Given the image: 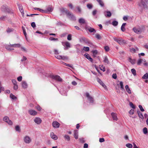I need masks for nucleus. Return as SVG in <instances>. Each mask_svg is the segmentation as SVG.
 Here are the masks:
<instances>
[{
	"mask_svg": "<svg viewBox=\"0 0 148 148\" xmlns=\"http://www.w3.org/2000/svg\"><path fill=\"white\" fill-rule=\"evenodd\" d=\"M60 11L62 12H64L67 14L68 16L71 20H75V17L71 13L69 10L66 9L62 8L60 9Z\"/></svg>",
	"mask_w": 148,
	"mask_h": 148,
	"instance_id": "f257e3e1",
	"label": "nucleus"
},
{
	"mask_svg": "<svg viewBox=\"0 0 148 148\" xmlns=\"http://www.w3.org/2000/svg\"><path fill=\"white\" fill-rule=\"evenodd\" d=\"M1 10L2 11L10 14H13L14 12L13 10L8 7L6 5L2 6L1 8Z\"/></svg>",
	"mask_w": 148,
	"mask_h": 148,
	"instance_id": "f03ea898",
	"label": "nucleus"
},
{
	"mask_svg": "<svg viewBox=\"0 0 148 148\" xmlns=\"http://www.w3.org/2000/svg\"><path fill=\"white\" fill-rule=\"evenodd\" d=\"M138 5L140 7L143 6V8H147L148 7V0H141L138 3Z\"/></svg>",
	"mask_w": 148,
	"mask_h": 148,
	"instance_id": "7ed1b4c3",
	"label": "nucleus"
},
{
	"mask_svg": "<svg viewBox=\"0 0 148 148\" xmlns=\"http://www.w3.org/2000/svg\"><path fill=\"white\" fill-rule=\"evenodd\" d=\"M23 140L24 142L27 144H30L32 141L31 138L27 135L25 136L23 138Z\"/></svg>",
	"mask_w": 148,
	"mask_h": 148,
	"instance_id": "20e7f679",
	"label": "nucleus"
},
{
	"mask_svg": "<svg viewBox=\"0 0 148 148\" xmlns=\"http://www.w3.org/2000/svg\"><path fill=\"white\" fill-rule=\"evenodd\" d=\"M113 39L114 41H116L120 45L125 43V41L122 39L118 38L116 37H114L113 38Z\"/></svg>",
	"mask_w": 148,
	"mask_h": 148,
	"instance_id": "39448f33",
	"label": "nucleus"
},
{
	"mask_svg": "<svg viewBox=\"0 0 148 148\" xmlns=\"http://www.w3.org/2000/svg\"><path fill=\"white\" fill-rule=\"evenodd\" d=\"M3 121L7 123L9 125H12L13 124L12 122L10 120L9 117L7 116H5L3 118Z\"/></svg>",
	"mask_w": 148,
	"mask_h": 148,
	"instance_id": "423d86ee",
	"label": "nucleus"
},
{
	"mask_svg": "<svg viewBox=\"0 0 148 148\" xmlns=\"http://www.w3.org/2000/svg\"><path fill=\"white\" fill-rule=\"evenodd\" d=\"M55 57L58 59H62L63 60H67L69 59L68 56H64L56 55Z\"/></svg>",
	"mask_w": 148,
	"mask_h": 148,
	"instance_id": "0eeeda50",
	"label": "nucleus"
},
{
	"mask_svg": "<svg viewBox=\"0 0 148 148\" xmlns=\"http://www.w3.org/2000/svg\"><path fill=\"white\" fill-rule=\"evenodd\" d=\"M53 79H55L56 80L59 82H62V79L58 75H51L50 76Z\"/></svg>",
	"mask_w": 148,
	"mask_h": 148,
	"instance_id": "6e6552de",
	"label": "nucleus"
},
{
	"mask_svg": "<svg viewBox=\"0 0 148 148\" xmlns=\"http://www.w3.org/2000/svg\"><path fill=\"white\" fill-rule=\"evenodd\" d=\"M62 43L63 46L66 47L64 48L65 50H67L69 48L71 47L70 44L68 42H62Z\"/></svg>",
	"mask_w": 148,
	"mask_h": 148,
	"instance_id": "1a4fd4ad",
	"label": "nucleus"
},
{
	"mask_svg": "<svg viewBox=\"0 0 148 148\" xmlns=\"http://www.w3.org/2000/svg\"><path fill=\"white\" fill-rule=\"evenodd\" d=\"M28 112L29 114L32 116H35L37 114V112L35 110L30 109L28 110Z\"/></svg>",
	"mask_w": 148,
	"mask_h": 148,
	"instance_id": "9d476101",
	"label": "nucleus"
},
{
	"mask_svg": "<svg viewBox=\"0 0 148 148\" xmlns=\"http://www.w3.org/2000/svg\"><path fill=\"white\" fill-rule=\"evenodd\" d=\"M133 30L134 32L138 34L141 33L142 31V29L140 28H136V27H134L133 28Z\"/></svg>",
	"mask_w": 148,
	"mask_h": 148,
	"instance_id": "9b49d317",
	"label": "nucleus"
},
{
	"mask_svg": "<svg viewBox=\"0 0 148 148\" xmlns=\"http://www.w3.org/2000/svg\"><path fill=\"white\" fill-rule=\"evenodd\" d=\"M85 29L86 30H88L90 32H96V31L95 29L93 28L89 27H86Z\"/></svg>",
	"mask_w": 148,
	"mask_h": 148,
	"instance_id": "f8f14e48",
	"label": "nucleus"
},
{
	"mask_svg": "<svg viewBox=\"0 0 148 148\" xmlns=\"http://www.w3.org/2000/svg\"><path fill=\"white\" fill-rule=\"evenodd\" d=\"M86 95L90 102L92 103L93 102V98L90 96L89 93H86Z\"/></svg>",
	"mask_w": 148,
	"mask_h": 148,
	"instance_id": "ddd939ff",
	"label": "nucleus"
},
{
	"mask_svg": "<svg viewBox=\"0 0 148 148\" xmlns=\"http://www.w3.org/2000/svg\"><path fill=\"white\" fill-rule=\"evenodd\" d=\"M50 136L51 138L54 140H56L58 138V137L57 136L55 135L53 132H51L50 134Z\"/></svg>",
	"mask_w": 148,
	"mask_h": 148,
	"instance_id": "4468645a",
	"label": "nucleus"
},
{
	"mask_svg": "<svg viewBox=\"0 0 148 148\" xmlns=\"http://www.w3.org/2000/svg\"><path fill=\"white\" fill-rule=\"evenodd\" d=\"M52 125L54 128H58L60 126V123L57 121H54L52 123Z\"/></svg>",
	"mask_w": 148,
	"mask_h": 148,
	"instance_id": "2eb2a0df",
	"label": "nucleus"
},
{
	"mask_svg": "<svg viewBox=\"0 0 148 148\" xmlns=\"http://www.w3.org/2000/svg\"><path fill=\"white\" fill-rule=\"evenodd\" d=\"M35 122L38 124H39L41 123L42 120L41 119L38 117H36L34 120Z\"/></svg>",
	"mask_w": 148,
	"mask_h": 148,
	"instance_id": "dca6fc26",
	"label": "nucleus"
},
{
	"mask_svg": "<svg viewBox=\"0 0 148 148\" xmlns=\"http://www.w3.org/2000/svg\"><path fill=\"white\" fill-rule=\"evenodd\" d=\"M105 16L106 17H110L111 16L112 14L109 11H105L104 12Z\"/></svg>",
	"mask_w": 148,
	"mask_h": 148,
	"instance_id": "f3484780",
	"label": "nucleus"
},
{
	"mask_svg": "<svg viewBox=\"0 0 148 148\" xmlns=\"http://www.w3.org/2000/svg\"><path fill=\"white\" fill-rule=\"evenodd\" d=\"M111 115L113 120L115 121H117V115L116 114L112 112L111 114Z\"/></svg>",
	"mask_w": 148,
	"mask_h": 148,
	"instance_id": "a211bd4d",
	"label": "nucleus"
},
{
	"mask_svg": "<svg viewBox=\"0 0 148 148\" xmlns=\"http://www.w3.org/2000/svg\"><path fill=\"white\" fill-rule=\"evenodd\" d=\"M97 82L104 88H105L106 87V86L102 82V81L99 78L97 79Z\"/></svg>",
	"mask_w": 148,
	"mask_h": 148,
	"instance_id": "6ab92c4d",
	"label": "nucleus"
},
{
	"mask_svg": "<svg viewBox=\"0 0 148 148\" xmlns=\"http://www.w3.org/2000/svg\"><path fill=\"white\" fill-rule=\"evenodd\" d=\"M125 88L127 92L130 94L132 93L131 90L129 87L128 85H126L125 86Z\"/></svg>",
	"mask_w": 148,
	"mask_h": 148,
	"instance_id": "aec40b11",
	"label": "nucleus"
},
{
	"mask_svg": "<svg viewBox=\"0 0 148 148\" xmlns=\"http://www.w3.org/2000/svg\"><path fill=\"white\" fill-rule=\"evenodd\" d=\"M10 46L14 48L20 47H21V45L19 44H16L10 45Z\"/></svg>",
	"mask_w": 148,
	"mask_h": 148,
	"instance_id": "412c9836",
	"label": "nucleus"
},
{
	"mask_svg": "<svg viewBox=\"0 0 148 148\" xmlns=\"http://www.w3.org/2000/svg\"><path fill=\"white\" fill-rule=\"evenodd\" d=\"M79 22L81 24H82L85 23V21L84 19L81 18L79 19Z\"/></svg>",
	"mask_w": 148,
	"mask_h": 148,
	"instance_id": "4be33fe9",
	"label": "nucleus"
},
{
	"mask_svg": "<svg viewBox=\"0 0 148 148\" xmlns=\"http://www.w3.org/2000/svg\"><path fill=\"white\" fill-rule=\"evenodd\" d=\"M126 25V23H123L121 27V30L123 32H124L125 30V26Z\"/></svg>",
	"mask_w": 148,
	"mask_h": 148,
	"instance_id": "5701e85b",
	"label": "nucleus"
},
{
	"mask_svg": "<svg viewBox=\"0 0 148 148\" xmlns=\"http://www.w3.org/2000/svg\"><path fill=\"white\" fill-rule=\"evenodd\" d=\"M74 137L76 139L78 138V132L77 130H75L74 132Z\"/></svg>",
	"mask_w": 148,
	"mask_h": 148,
	"instance_id": "b1692460",
	"label": "nucleus"
},
{
	"mask_svg": "<svg viewBox=\"0 0 148 148\" xmlns=\"http://www.w3.org/2000/svg\"><path fill=\"white\" fill-rule=\"evenodd\" d=\"M7 19L6 16H2L0 17V21H5Z\"/></svg>",
	"mask_w": 148,
	"mask_h": 148,
	"instance_id": "393cba45",
	"label": "nucleus"
},
{
	"mask_svg": "<svg viewBox=\"0 0 148 148\" xmlns=\"http://www.w3.org/2000/svg\"><path fill=\"white\" fill-rule=\"evenodd\" d=\"M84 56L86 58L89 60L90 61L92 62V59L89 56L88 54H85Z\"/></svg>",
	"mask_w": 148,
	"mask_h": 148,
	"instance_id": "a878e982",
	"label": "nucleus"
},
{
	"mask_svg": "<svg viewBox=\"0 0 148 148\" xmlns=\"http://www.w3.org/2000/svg\"><path fill=\"white\" fill-rule=\"evenodd\" d=\"M96 1L101 7H103L104 6V4L102 0H96Z\"/></svg>",
	"mask_w": 148,
	"mask_h": 148,
	"instance_id": "bb28decb",
	"label": "nucleus"
},
{
	"mask_svg": "<svg viewBox=\"0 0 148 148\" xmlns=\"http://www.w3.org/2000/svg\"><path fill=\"white\" fill-rule=\"evenodd\" d=\"M103 62L106 63L107 64H108L109 63V61L108 59V58L106 56H105L103 58Z\"/></svg>",
	"mask_w": 148,
	"mask_h": 148,
	"instance_id": "cd10ccee",
	"label": "nucleus"
},
{
	"mask_svg": "<svg viewBox=\"0 0 148 148\" xmlns=\"http://www.w3.org/2000/svg\"><path fill=\"white\" fill-rule=\"evenodd\" d=\"M10 47H11L10 46H10L7 45L5 46V48L9 51H10L14 50V48H11Z\"/></svg>",
	"mask_w": 148,
	"mask_h": 148,
	"instance_id": "c85d7f7f",
	"label": "nucleus"
},
{
	"mask_svg": "<svg viewBox=\"0 0 148 148\" xmlns=\"http://www.w3.org/2000/svg\"><path fill=\"white\" fill-rule=\"evenodd\" d=\"M22 87L24 88H26L27 87V84L25 82H23L22 83Z\"/></svg>",
	"mask_w": 148,
	"mask_h": 148,
	"instance_id": "c756f323",
	"label": "nucleus"
},
{
	"mask_svg": "<svg viewBox=\"0 0 148 148\" xmlns=\"http://www.w3.org/2000/svg\"><path fill=\"white\" fill-rule=\"evenodd\" d=\"M137 113L139 117L142 119L143 118V116L142 114L139 111H137Z\"/></svg>",
	"mask_w": 148,
	"mask_h": 148,
	"instance_id": "7c9ffc66",
	"label": "nucleus"
},
{
	"mask_svg": "<svg viewBox=\"0 0 148 148\" xmlns=\"http://www.w3.org/2000/svg\"><path fill=\"white\" fill-rule=\"evenodd\" d=\"M86 6L87 8L89 9H91L93 8V5L92 4L88 3Z\"/></svg>",
	"mask_w": 148,
	"mask_h": 148,
	"instance_id": "2f4dec72",
	"label": "nucleus"
},
{
	"mask_svg": "<svg viewBox=\"0 0 148 148\" xmlns=\"http://www.w3.org/2000/svg\"><path fill=\"white\" fill-rule=\"evenodd\" d=\"M131 71L132 74L134 76H135L136 75V71L135 69H131Z\"/></svg>",
	"mask_w": 148,
	"mask_h": 148,
	"instance_id": "473e14b6",
	"label": "nucleus"
},
{
	"mask_svg": "<svg viewBox=\"0 0 148 148\" xmlns=\"http://www.w3.org/2000/svg\"><path fill=\"white\" fill-rule=\"evenodd\" d=\"M129 61L132 64H134L135 63V60H133L131 58H129Z\"/></svg>",
	"mask_w": 148,
	"mask_h": 148,
	"instance_id": "72a5a7b5",
	"label": "nucleus"
},
{
	"mask_svg": "<svg viewBox=\"0 0 148 148\" xmlns=\"http://www.w3.org/2000/svg\"><path fill=\"white\" fill-rule=\"evenodd\" d=\"M14 29L12 28H8L6 30V32L8 33H10L13 31Z\"/></svg>",
	"mask_w": 148,
	"mask_h": 148,
	"instance_id": "f704fd0d",
	"label": "nucleus"
},
{
	"mask_svg": "<svg viewBox=\"0 0 148 148\" xmlns=\"http://www.w3.org/2000/svg\"><path fill=\"white\" fill-rule=\"evenodd\" d=\"M46 11H47V13L48 12H51L53 11V9L51 7H48Z\"/></svg>",
	"mask_w": 148,
	"mask_h": 148,
	"instance_id": "c9c22d12",
	"label": "nucleus"
},
{
	"mask_svg": "<svg viewBox=\"0 0 148 148\" xmlns=\"http://www.w3.org/2000/svg\"><path fill=\"white\" fill-rule=\"evenodd\" d=\"M148 78V74L146 73L142 77V78L143 79H147Z\"/></svg>",
	"mask_w": 148,
	"mask_h": 148,
	"instance_id": "e433bc0d",
	"label": "nucleus"
},
{
	"mask_svg": "<svg viewBox=\"0 0 148 148\" xmlns=\"http://www.w3.org/2000/svg\"><path fill=\"white\" fill-rule=\"evenodd\" d=\"M120 85L121 86V88L122 90H124V89L123 87V83L121 81L120 82Z\"/></svg>",
	"mask_w": 148,
	"mask_h": 148,
	"instance_id": "4c0bfd02",
	"label": "nucleus"
},
{
	"mask_svg": "<svg viewBox=\"0 0 148 148\" xmlns=\"http://www.w3.org/2000/svg\"><path fill=\"white\" fill-rule=\"evenodd\" d=\"M112 24L114 26H116L118 24V22L116 21H113L112 23Z\"/></svg>",
	"mask_w": 148,
	"mask_h": 148,
	"instance_id": "58836bf2",
	"label": "nucleus"
},
{
	"mask_svg": "<svg viewBox=\"0 0 148 148\" xmlns=\"http://www.w3.org/2000/svg\"><path fill=\"white\" fill-rule=\"evenodd\" d=\"M10 97L13 99H16V97L12 93L10 94Z\"/></svg>",
	"mask_w": 148,
	"mask_h": 148,
	"instance_id": "ea45409f",
	"label": "nucleus"
},
{
	"mask_svg": "<svg viewBox=\"0 0 148 148\" xmlns=\"http://www.w3.org/2000/svg\"><path fill=\"white\" fill-rule=\"evenodd\" d=\"M15 129L16 131L20 132V127L18 125H16L15 127Z\"/></svg>",
	"mask_w": 148,
	"mask_h": 148,
	"instance_id": "a19ab883",
	"label": "nucleus"
},
{
	"mask_svg": "<svg viewBox=\"0 0 148 148\" xmlns=\"http://www.w3.org/2000/svg\"><path fill=\"white\" fill-rule=\"evenodd\" d=\"M4 88L1 86V82H0V93H1V91H4Z\"/></svg>",
	"mask_w": 148,
	"mask_h": 148,
	"instance_id": "79ce46f5",
	"label": "nucleus"
},
{
	"mask_svg": "<svg viewBox=\"0 0 148 148\" xmlns=\"http://www.w3.org/2000/svg\"><path fill=\"white\" fill-rule=\"evenodd\" d=\"M64 137L65 139H66L67 141H69L70 140V138L69 136L68 135H65Z\"/></svg>",
	"mask_w": 148,
	"mask_h": 148,
	"instance_id": "37998d69",
	"label": "nucleus"
},
{
	"mask_svg": "<svg viewBox=\"0 0 148 148\" xmlns=\"http://www.w3.org/2000/svg\"><path fill=\"white\" fill-rule=\"evenodd\" d=\"M143 131L145 134H146L147 132V129L146 127H145L143 129Z\"/></svg>",
	"mask_w": 148,
	"mask_h": 148,
	"instance_id": "c03bdc74",
	"label": "nucleus"
},
{
	"mask_svg": "<svg viewBox=\"0 0 148 148\" xmlns=\"http://www.w3.org/2000/svg\"><path fill=\"white\" fill-rule=\"evenodd\" d=\"M126 146L129 148H132V144L128 143L126 145Z\"/></svg>",
	"mask_w": 148,
	"mask_h": 148,
	"instance_id": "a18cd8bd",
	"label": "nucleus"
},
{
	"mask_svg": "<svg viewBox=\"0 0 148 148\" xmlns=\"http://www.w3.org/2000/svg\"><path fill=\"white\" fill-rule=\"evenodd\" d=\"M100 67V69L102 71H105V67L104 66H101L99 67Z\"/></svg>",
	"mask_w": 148,
	"mask_h": 148,
	"instance_id": "49530a36",
	"label": "nucleus"
},
{
	"mask_svg": "<svg viewBox=\"0 0 148 148\" xmlns=\"http://www.w3.org/2000/svg\"><path fill=\"white\" fill-rule=\"evenodd\" d=\"M95 37L98 39H100L101 38L100 35L98 34H95Z\"/></svg>",
	"mask_w": 148,
	"mask_h": 148,
	"instance_id": "de8ad7c7",
	"label": "nucleus"
},
{
	"mask_svg": "<svg viewBox=\"0 0 148 148\" xmlns=\"http://www.w3.org/2000/svg\"><path fill=\"white\" fill-rule=\"evenodd\" d=\"M38 10L42 13H47V11L46 10H43L39 8Z\"/></svg>",
	"mask_w": 148,
	"mask_h": 148,
	"instance_id": "09e8293b",
	"label": "nucleus"
},
{
	"mask_svg": "<svg viewBox=\"0 0 148 148\" xmlns=\"http://www.w3.org/2000/svg\"><path fill=\"white\" fill-rule=\"evenodd\" d=\"M83 49L85 51H87L89 50V48L88 47H84L83 48Z\"/></svg>",
	"mask_w": 148,
	"mask_h": 148,
	"instance_id": "8fccbe9b",
	"label": "nucleus"
},
{
	"mask_svg": "<svg viewBox=\"0 0 148 148\" xmlns=\"http://www.w3.org/2000/svg\"><path fill=\"white\" fill-rule=\"evenodd\" d=\"M142 62L141 60V59H139L138 60L137 64L138 65H140Z\"/></svg>",
	"mask_w": 148,
	"mask_h": 148,
	"instance_id": "3c124183",
	"label": "nucleus"
},
{
	"mask_svg": "<svg viewBox=\"0 0 148 148\" xmlns=\"http://www.w3.org/2000/svg\"><path fill=\"white\" fill-rule=\"evenodd\" d=\"M138 107L140 109V110L142 112H143L144 111V110L142 106L141 105H139L138 106Z\"/></svg>",
	"mask_w": 148,
	"mask_h": 148,
	"instance_id": "603ef678",
	"label": "nucleus"
},
{
	"mask_svg": "<svg viewBox=\"0 0 148 148\" xmlns=\"http://www.w3.org/2000/svg\"><path fill=\"white\" fill-rule=\"evenodd\" d=\"M67 39L69 40H71V34H69L68 35Z\"/></svg>",
	"mask_w": 148,
	"mask_h": 148,
	"instance_id": "864d4df0",
	"label": "nucleus"
},
{
	"mask_svg": "<svg viewBox=\"0 0 148 148\" xmlns=\"http://www.w3.org/2000/svg\"><path fill=\"white\" fill-rule=\"evenodd\" d=\"M49 40H58V38H54L53 37H50L49 38Z\"/></svg>",
	"mask_w": 148,
	"mask_h": 148,
	"instance_id": "5fc2aeb1",
	"label": "nucleus"
},
{
	"mask_svg": "<svg viewBox=\"0 0 148 148\" xmlns=\"http://www.w3.org/2000/svg\"><path fill=\"white\" fill-rule=\"evenodd\" d=\"M18 7L20 12H23V9L22 6L20 5H18Z\"/></svg>",
	"mask_w": 148,
	"mask_h": 148,
	"instance_id": "6e6d98bb",
	"label": "nucleus"
},
{
	"mask_svg": "<svg viewBox=\"0 0 148 148\" xmlns=\"http://www.w3.org/2000/svg\"><path fill=\"white\" fill-rule=\"evenodd\" d=\"M134 109H131L129 111V113L131 114H133L134 113Z\"/></svg>",
	"mask_w": 148,
	"mask_h": 148,
	"instance_id": "4d7b16f0",
	"label": "nucleus"
},
{
	"mask_svg": "<svg viewBox=\"0 0 148 148\" xmlns=\"http://www.w3.org/2000/svg\"><path fill=\"white\" fill-rule=\"evenodd\" d=\"M22 77L21 76H20L17 77V79L18 81L21 82L22 80Z\"/></svg>",
	"mask_w": 148,
	"mask_h": 148,
	"instance_id": "13d9d810",
	"label": "nucleus"
},
{
	"mask_svg": "<svg viewBox=\"0 0 148 148\" xmlns=\"http://www.w3.org/2000/svg\"><path fill=\"white\" fill-rule=\"evenodd\" d=\"M130 106L133 108L135 109V107L134 106L133 103L132 102H130Z\"/></svg>",
	"mask_w": 148,
	"mask_h": 148,
	"instance_id": "bf43d9fd",
	"label": "nucleus"
},
{
	"mask_svg": "<svg viewBox=\"0 0 148 148\" xmlns=\"http://www.w3.org/2000/svg\"><path fill=\"white\" fill-rule=\"evenodd\" d=\"M93 54L94 55H96L97 53V51L96 50H93L92 51Z\"/></svg>",
	"mask_w": 148,
	"mask_h": 148,
	"instance_id": "052dcab7",
	"label": "nucleus"
},
{
	"mask_svg": "<svg viewBox=\"0 0 148 148\" xmlns=\"http://www.w3.org/2000/svg\"><path fill=\"white\" fill-rule=\"evenodd\" d=\"M18 88V86L17 84L16 85H14V89L15 90H17Z\"/></svg>",
	"mask_w": 148,
	"mask_h": 148,
	"instance_id": "680f3d73",
	"label": "nucleus"
},
{
	"mask_svg": "<svg viewBox=\"0 0 148 148\" xmlns=\"http://www.w3.org/2000/svg\"><path fill=\"white\" fill-rule=\"evenodd\" d=\"M104 49L106 51H108L109 50V48L108 46H105L104 47Z\"/></svg>",
	"mask_w": 148,
	"mask_h": 148,
	"instance_id": "e2e57ef3",
	"label": "nucleus"
},
{
	"mask_svg": "<svg viewBox=\"0 0 148 148\" xmlns=\"http://www.w3.org/2000/svg\"><path fill=\"white\" fill-rule=\"evenodd\" d=\"M80 141L82 143H84L85 142V140H84V138H82L79 139Z\"/></svg>",
	"mask_w": 148,
	"mask_h": 148,
	"instance_id": "0e129e2a",
	"label": "nucleus"
},
{
	"mask_svg": "<svg viewBox=\"0 0 148 148\" xmlns=\"http://www.w3.org/2000/svg\"><path fill=\"white\" fill-rule=\"evenodd\" d=\"M12 83H13L14 85L17 84V82L15 79H12Z\"/></svg>",
	"mask_w": 148,
	"mask_h": 148,
	"instance_id": "69168bd1",
	"label": "nucleus"
},
{
	"mask_svg": "<svg viewBox=\"0 0 148 148\" xmlns=\"http://www.w3.org/2000/svg\"><path fill=\"white\" fill-rule=\"evenodd\" d=\"M112 77L114 79H116L117 78V75L116 74L114 73L112 75Z\"/></svg>",
	"mask_w": 148,
	"mask_h": 148,
	"instance_id": "338daca9",
	"label": "nucleus"
},
{
	"mask_svg": "<svg viewBox=\"0 0 148 148\" xmlns=\"http://www.w3.org/2000/svg\"><path fill=\"white\" fill-rule=\"evenodd\" d=\"M36 108L39 111H40L41 109V108L39 105H38L36 106Z\"/></svg>",
	"mask_w": 148,
	"mask_h": 148,
	"instance_id": "774afa93",
	"label": "nucleus"
}]
</instances>
